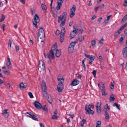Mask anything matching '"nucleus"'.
Returning a JSON list of instances; mask_svg holds the SVG:
<instances>
[{"instance_id":"obj_29","label":"nucleus","mask_w":127,"mask_h":127,"mask_svg":"<svg viewBox=\"0 0 127 127\" xmlns=\"http://www.w3.org/2000/svg\"><path fill=\"white\" fill-rule=\"evenodd\" d=\"M120 28L119 29L118 31H117V32L116 33L114 34V36H115V37L118 36V35H119L120 33V31H122L123 30L122 29H121V30H120Z\"/></svg>"},{"instance_id":"obj_50","label":"nucleus","mask_w":127,"mask_h":127,"mask_svg":"<svg viewBox=\"0 0 127 127\" xmlns=\"http://www.w3.org/2000/svg\"><path fill=\"white\" fill-rule=\"evenodd\" d=\"M6 26V25L4 24H3L1 26V28L2 29L3 31H4V28Z\"/></svg>"},{"instance_id":"obj_30","label":"nucleus","mask_w":127,"mask_h":127,"mask_svg":"<svg viewBox=\"0 0 127 127\" xmlns=\"http://www.w3.org/2000/svg\"><path fill=\"white\" fill-rule=\"evenodd\" d=\"M48 102L50 104H51L53 101L52 99L51 96L49 95L48 98Z\"/></svg>"},{"instance_id":"obj_4","label":"nucleus","mask_w":127,"mask_h":127,"mask_svg":"<svg viewBox=\"0 0 127 127\" xmlns=\"http://www.w3.org/2000/svg\"><path fill=\"white\" fill-rule=\"evenodd\" d=\"M98 86L102 92V95H105L108 94V93L106 92L104 86L103 84L101 82L99 83L98 84Z\"/></svg>"},{"instance_id":"obj_48","label":"nucleus","mask_w":127,"mask_h":127,"mask_svg":"<svg viewBox=\"0 0 127 127\" xmlns=\"http://www.w3.org/2000/svg\"><path fill=\"white\" fill-rule=\"evenodd\" d=\"M8 111V109H5L2 111V113L3 114H7V113H8V112H7Z\"/></svg>"},{"instance_id":"obj_7","label":"nucleus","mask_w":127,"mask_h":127,"mask_svg":"<svg viewBox=\"0 0 127 127\" xmlns=\"http://www.w3.org/2000/svg\"><path fill=\"white\" fill-rule=\"evenodd\" d=\"M78 40H76L71 43L68 47V50L69 53H71L72 52L74 49V47L75 44L77 42Z\"/></svg>"},{"instance_id":"obj_26","label":"nucleus","mask_w":127,"mask_h":127,"mask_svg":"<svg viewBox=\"0 0 127 127\" xmlns=\"http://www.w3.org/2000/svg\"><path fill=\"white\" fill-rule=\"evenodd\" d=\"M42 92L43 97L44 98L47 97V91H43Z\"/></svg>"},{"instance_id":"obj_14","label":"nucleus","mask_w":127,"mask_h":127,"mask_svg":"<svg viewBox=\"0 0 127 127\" xmlns=\"http://www.w3.org/2000/svg\"><path fill=\"white\" fill-rule=\"evenodd\" d=\"M33 104L35 106V108L37 109H40L42 107V105L41 104L39 103L37 101H35L33 103Z\"/></svg>"},{"instance_id":"obj_40","label":"nucleus","mask_w":127,"mask_h":127,"mask_svg":"<svg viewBox=\"0 0 127 127\" xmlns=\"http://www.w3.org/2000/svg\"><path fill=\"white\" fill-rule=\"evenodd\" d=\"M12 44V42L10 39H9L8 41V47L9 48H10Z\"/></svg>"},{"instance_id":"obj_61","label":"nucleus","mask_w":127,"mask_h":127,"mask_svg":"<svg viewBox=\"0 0 127 127\" xmlns=\"http://www.w3.org/2000/svg\"><path fill=\"white\" fill-rule=\"evenodd\" d=\"M59 34V31L58 30H57L55 32V34L56 35H58Z\"/></svg>"},{"instance_id":"obj_38","label":"nucleus","mask_w":127,"mask_h":127,"mask_svg":"<svg viewBox=\"0 0 127 127\" xmlns=\"http://www.w3.org/2000/svg\"><path fill=\"white\" fill-rule=\"evenodd\" d=\"M96 109L97 112V114H98L101 112V108H96Z\"/></svg>"},{"instance_id":"obj_42","label":"nucleus","mask_w":127,"mask_h":127,"mask_svg":"<svg viewBox=\"0 0 127 127\" xmlns=\"http://www.w3.org/2000/svg\"><path fill=\"white\" fill-rule=\"evenodd\" d=\"M58 118V116L57 115L54 114L52 117L51 119H57Z\"/></svg>"},{"instance_id":"obj_21","label":"nucleus","mask_w":127,"mask_h":127,"mask_svg":"<svg viewBox=\"0 0 127 127\" xmlns=\"http://www.w3.org/2000/svg\"><path fill=\"white\" fill-rule=\"evenodd\" d=\"M38 69L41 72L42 71H44L45 69V66H39L38 65Z\"/></svg>"},{"instance_id":"obj_33","label":"nucleus","mask_w":127,"mask_h":127,"mask_svg":"<svg viewBox=\"0 0 127 127\" xmlns=\"http://www.w3.org/2000/svg\"><path fill=\"white\" fill-rule=\"evenodd\" d=\"M65 28L64 27H63L61 30L60 35H64L65 33Z\"/></svg>"},{"instance_id":"obj_16","label":"nucleus","mask_w":127,"mask_h":127,"mask_svg":"<svg viewBox=\"0 0 127 127\" xmlns=\"http://www.w3.org/2000/svg\"><path fill=\"white\" fill-rule=\"evenodd\" d=\"M47 87L46 83L43 80L42 83V91H47Z\"/></svg>"},{"instance_id":"obj_15","label":"nucleus","mask_w":127,"mask_h":127,"mask_svg":"<svg viewBox=\"0 0 127 127\" xmlns=\"http://www.w3.org/2000/svg\"><path fill=\"white\" fill-rule=\"evenodd\" d=\"M7 61L6 63V65L8 69H10L11 68V65L10 59L9 58H7Z\"/></svg>"},{"instance_id":"obj_23","label":"nucleus","mask_w":127,"mask_h":127,"mask_svg":"<svg viewBox=\"0 0 127 127\" xmlns=\"http://www.w3.org/2000/svg\"><path fill=\"white\" fill-rule=\"evenodd\" d=\"M62 4L60 3H58L57 4L56 8L57 10H59L60 8L62 7Z\"/></svg>"},{"instance_id":"obj_1","label":"nucleus","mask_w":127,"mask_h":127,"mask_svg":"<svg viewBox=\"0 0 127 127\" xmlns=\"http://www.w3.org/2000/svg\"><path fill=\"white\" fill-rule=\"evenodd\" d=\"M66 16L67 12L66 11L64 12L62 15H60L58 16V23H59L62 22L60 25V26L62 27L64 25L66 20Z\"/></svg>"},{"instance_id":"obj_51","label":"nucleus","mask_w":127,"mask_h":127,"mask_svg":"<svg viewBox=\"0 0 127 127\" xmlns=\"http://www.w3.org/2000/svg\"><path fill=\"white\" fill-rule=\"evenodd\" d=\"M127 25H126L125 24L122 27L120 28L121 29L123 30L127 26Z\"/></svg>"},{"instance_id":"obj_59","label":"nucleus","mask_w":127,"mask_h":127,"mask_svg":"<svg viewBox=\"0 0 127 127\" xmlns=\"http://www.w3.org/2000/svg\"><path fill=\"white\" fill-rule=\"evenodd\" d=\"M15 47L16 51H18L19 49V47L17 45H15Z\"/></svg>"},{"instance_id":"obj_63","label":"nucleus","mask_w":127,"mask_h":127,"mask_svg":"<svg viewBox=\"0 0 127 127\" xmlns=\"http://www.w3.org/2000/svg\"><path fill=\"white\" fill-rule=\"evenodd\" d=\"M10 87V85L9 83H8L7 84V87L8 89H9Z\"/></svg>"},{"instance_id":"obj_2","label":"nucleus","mask_w":127,"mask_h":127,"mask_svg":"<svg viewBox=\"0 0 127 127\" xmlns=\"http://www.w3.org/2000/svg\"><path fill=\"white\" fill-rule=\"evenodd\" d=\"M40 37V39H42V40H40L41 42H44L45 39V33L44 30L42 28H40L39 29L37 33L38 41H39L38 38Z\"/></svg>"},{"instance_id":"obj_37","label":"nucleus","mask_w":127,"mask_h":127,"mask_svg":"<svg viewBox=\"0 0 127 127\" xmlns=\"http://www.w3.org/2000/svg\"><path fill=\"white\" fill-rule=\"evenodd\" d=\"M86 60V58L84 59L82 61V64H83V66L84 68V70H86V66L84 64V62Z\"/></svg>"},{"instance_id":"obj_36","label":"nucleus","mask_w":127,"mask_h":127,"mask_svg":"<svg viewBox=\"0 0 127 127\" xmlns=\"http://www.w3.org/2000/svg\"><path fill=\"white\" fill-rule=\"evenodd\" d=\"M127 19V17L125 15L124 16L122 19L121 23H124Z\"/></svg>"},{"instance_id":"obj_64","label":"nucleus","mask_w":127,"mask_h":127,"mask_svg":"<svg viewBox=\"0 0 127 127\" xmlns=\"http://www.w3.org/2000/svg\"><path fill=\"white\" fill-rule=\"evenodd\" d=\"M124 32L125 35H127V30H125L124 31Z\"/></svg>"},{"instance_id":"obj_60","label":"nucleus","mask_w":127,"mask_h":127,"mask_svg":"<svg viewBox=\"0 0 127 127\" xmlns=\"http://www.w3.org/2000/svg\"><path fill=\"white\" fill-rule=\"evenodd\" d=\"M83 31V29H80L79 30L78 33L79 32V34H81Z\"/></svg>"},{"instance_id":"obj_8","label":"nucleus","mask_w":127,"mask_h":127,"mask_svg":"<svg viewBox=\"0 0 127 127\" xmlns=\"http://www.w3.org/2000/svg\"><path fill=\"white\" fill-rule=\"evenodd\" d=\"M39 18L37 15L36 14L34 16V19L32 20V22L33 25L36 28H37V24L39 23Z\"/></svg>"},{"instance_id":"obj_43","label":"nucleus","mask_w":127,"mask_h":127,"mask_svg":"<svg viewBox=\"0 0 127 127\" xmlns=\"http://www.w3.org/2000/svg\"><path fill=\"white\" fill-rule=\"evenodd\" d=\"M113 106H116L119 110H120V107L117 103H114Z\"/></svg>"},{"instance_id":"obj_54","label":"nucleus","mask_w":127,"mask_h":127,"mask_svg":"<svg viewBox=\"0 0 127 127\" xmlns=\"http://www.w3.org/2000/svg\"><path fill=\"white\" fill-rule=\"evenodd\" d=\"M64 0H58L57 1L58 3H60L61 4L63 3Z\"/></svg>"},{"instance_id":"obj_12","label":"nucleus","mask_w":127,"mask_h":127,"mask_svg":"<svg viewBox=\"0 0 127 127\" xmlns=\"http://www.w3.org/2000/svg\"><path fill=\"white\" fill-rule=\"evenodd\" d=\"M57 91L59 92H61L64 89V86L62 82L59 83L57 86Z\"/></svg>"},{"instance_id":"obj_28","label":"nucleus","mask_w":127,"mask_h":127,"mask_svg":"<svg viewBox=\"0 0 127 127\" xmlns=\"http://www.w3.org/2000/svg\"><path fill=\"white\" fill-rule=\"evenodd\" d=\"M115 97L113 95H111L110 96L109 98V100L110 101H114Z\"/></svg>"},{"instance_id":"obj_53","label":"nucleus","mask_w":127,"mask_h":127,"mask_svg":"<svg viewBox=\"0 0 127 127\" xmlns=\"http://www.w3.org/2000/svg\"><path fill=\"white\" fill-rule=\"evenodd\" d=\"M3 116L5 117H8L9 115V113H7V114H3Z\"/></svg>"},{"instance_id":"obj_25","label":"nucleus","mask_w":127,"mask_h":127,"mask_svg":"<svg viewBox=\"0 0 127 127\" xmlns=\"http://www.w3.org/2000/svg\"><path fill=\"white\" fill-rule=\"evenodd\" d=\"M38 65L39 66L42 65L43 66H45L44 62L43 60H41L39 61Z\"/></svg>"},{"instance_id":"obj_56","label":"nucleus","mask_w":127,"mask_h":127,"mask_svg":"<svg viewBox=\"0 0 127 127\" xmlns=\"http://www.w3.org/2000/svg\"><path fill=\"white\" fill-rule=\"evenodd\" d=\"M43 109L45 111H47V107L46 105H44L43 108Z\"/></svg>"},{"instance_id":"obj_22","label":"nucleus","mask_w":127,"mask_h":127,"mask_svg":"<svg viewBox=\"0 0 127 127\" xmlns=\"http://www.w3.org/2000/svg\"><path fill=\"white\" fill-rule=\"evenodd\" d=\"M26 86L23 83L21 82L19 85V88L21 89H23L26 88Z\"/></svg>"},{"instance_id":"obj_17","label":"nucleus","mask_w":127,"mask_h":127,"mask_svg":"<svg viewBox=\"0 0 127 127\" xmlns=\"http://www.w3.org/2000/svg\"><path fill=\"white\" fill-rule=\"evenodd\" d=\"M79 83V81L77 79H75L70 84L72 86H73L78 85Z\"/></svg>"},{"instance_id":"obj_44","label":"nucleus","mask_w":127,"mask_h":127,"mask_svg":"<svg viewBox=\"0 0 127 127\" xmlns=\"http://www.w3.org/2000/svg\"><path fill=\"white\" fill-rule=\"evenodd\" d=\"M5 19V16L3 14H2L1 17L0 19V22L3 21Z\"/></svg>"},{"instance_id":"obj_55","label":"nucleus","mask_w":127,"mask_h":127,"mask_svg":"<svg viewBox=\"0 0 127 127\" xmlns=\"http://www.w3.org/2000/svg\"><path fill=\"white\" fill-rule=\"evenodd\" d=\"M104 5L103 4L100 6H99V8L100 9H102L104 8Z\"/></svg>"},{"instance_id":"obj_10","label":"nucleus","mask_w":127,"mask_h":127,"mask_svg":"<svg viewBox=\"0 0 127 127\" xmlns=\"http://www.w3.org/2000/svg\"><path fill=\"white\" fill-rule=\"evenodd\" d=\"M76 10V7L75 5H74L70 9V17L71 18H72L75 15V12Z\"/></svg>"},{"instance_id":"obj_13","label":"nucleus","mask_w":127,"mask_h":127,"mask_svg":"<svg viewBox=\"0 0 127 127\" xmlns=\"http://www.w3.org/2000/svg\"><path fill=\"white\" fill-rule=\"evenodd\" d=\"M26 113L29 114L30 116H29V117L32 118L33 120L36 121H38L36 116L34 115L31 112H26Z\"/></svg>"},{"instance_id":"obj_32","label":"nucleus","mask_w":127,"mask_h":127,"mask_svg":"<svg viewBox=\"0 0 127 127\" xmlns=\"http://www.w3.org/2000/svg\"><path fill=\"white\" fill-rule=\"evenodd\" d=\"M86 121V120L85 119H83L82 123L80 125V126L81 127H83L84 124L85 123Z\"/></svg>"},{"instance_id":"obj_34","label":"nucleus","mask_w":127,"mask_h":127,"mask_svg":"<svg viewBox=\"0 0 127 127\" xmlns=\"http://www.w3.org/2000/svg\"><path fill=\"white\" fill-rule=\"evenodd\" d=\"M64 39V35H60V41L62 42L63 41Z\"/></svg>"},{"instance_id":"obj_46","label":"nucleus","mask_w":127,"mask_h":127,"mask_svg":"<svg viewBox=\"0 0 127 127\" xmlns=\"http://www.w3.org/2000/svg\"><path fill=\"white\" fill-rule=\"evenodd\" d=\"M31 11L32 15H33L35 12V9L33 8H31Z\"/></svg>"},{"instance_id":"obj_24","label":"nucleus","mask_w":127,"mask_h":127,"mask_svg":"<svg viewBox=\"0 0 127 127\" xmlns=\"http://www.w3.org/2000/svg\"><path fill=\"white\" fill-rule=\"evenodd\" d=\"M104 39L103 38H102L101 39L99 40L98 43V44L99 46H102L103 43Z\"/></svg>"},{"instance_id":"obj_49","label":"nucleus","mask_w":127,"mask_h":127,"mask_svg":"<svg viewBox=\"0 0 127 127\" xmlns=\"http://www.w3.org/2000/svg\"><path fill=\"white\" fill-rule=\"evenodd\" d=\"M96 71L95 70H94L92 72V73L93 75L94 76V77H96Z\"/></svg>"},{"instance_id":"obj_20","label":"nucleus","mask_w":127,"mask_h":127,"mask_svg":"<svg viewBox=\"0 0 127 127\" xmlns=\"http://www.w3.org/2000/svg\"><path fill=\"white\" fill-rule=\"evenodd\" d=\"M91 45L90 46V48H94L95 46L96 41L95 40H93L91 41Z\"/></svg>"},{"instance_id":"obj_45","label":"nucleus","mask_w":127,"mask_h":127,"mask_svg":"<svg viewBox=\"0 0 127 127\" xmlns=\"http://www.w3.org/2000/svg\"><path fill=\"white\" fill-rule=\"evenodd\" d=\"M28 94L30 98H32L33 97V96L31 92H29Z\"/></svg>"},{"instance_id":"obj_31","label":"nucleus","mask_w":127,"mask_h":127,"mask_svg":"<svg viewBox=\"0 0 127 127\" xmlns=\"http://www.w3.org/2000/svg\"><path fill=\"white\" fill-rule=\"evenodd\" d=\"M101 122L100 121H97L96 122V127H100L101 125Z\"/></svg>"},{"instance_id":"obj_41","label":"nucleus","mask_w":127,"mask_h":127,"mask_svg":"<svg viewBox=\"0 0 127 127\" xmlns=\"http://www.w3.org/2000/svg\"><path fill=\"white\" fill-rule=\"evenodd\" d=\"M101 103L100 102H97V104L96 108H101Z\"/></svg>"},{"instance_id":"obj_5","label":"nucleus","mask_w":127,"mask_h":127,"mask_svg":"<svg viewBox=\"0 0 127 127\" xmlns=\"http://www.w3.org/2000/svg\"><path fill=\"white\" fill-rule=\"evenodd\" d=\"M52 47L54 48V50H53L54 53L55 52L56 56L57 57H59L61 55V52L60 50H58L57 48V45L56 43L53 45Z\"/></svg>"},{"instance_id":"obj_62","label":"nucleus","mask_w":127,"mask_h":127,"mask_svg":"<svg viewBox=\"0 0 127 127\" xmlns=\"http://www.w3.org/2000/svg\"><path fill=\"white\" fill-rule=\"evenodd\" d=\"M21 2L23 4H25L26 0H20Z\"/></svg>"},{"instance_id":"obj_47","label":"nucleus","mask_w":127,"mask_h":127,"mask_svg":"<svg viewBox=\"0 0 127 127\" xmlns=\"http://www.w3.org/2000/svg\"><path fill=\"white\" fill-rule=\"evenodd\" d=\"M3 72L5 74H9L10 72L9 71H5L4 70H3Z\"/></svg>"},{"instance_id":"obj_39","label":"nucleus","mask_w":127,"mask_h":127,"mask_svg":"<svg viewBox=\"0 0 127 127\" xmlns=\"http://www.w3.org/2000/svg\"><path fill=\"white\" fill-rule=\"evenodd\" d=\"M84 37L83 36H81L79 37V39L80 42H82L84 39Z\"/></svg>"},{"instance_id":"obj_3","label":"nucleus","mask_w":127,"mask_h":127,"mask_svg":"<svg viewBox=\"0 0 127 127\" xmlns=\"http://www.w3.org/2000/svg\"><path fill=\"white\" fill-rule=\"evenodd\" d=\"M54 48L52 47L51 50L50 51L49 54L45 53V58H48L49 59H54V53L53 50H54Z\"/></svg>"},{"instance_id":"obj_52","label":"nucleus","mask_w":127,"mask_h":127,"mask_svg":"<svg viewBox=\"0 0 127 127\" xmlns=\"http://www.w3.org/2000/svg\"><path fill=\"white\" fill-rule=\"evenodd\" d=\"M99 60L100 62L102 61L103 60V58L101 56H99L98 57Z\"/></svg>"},{"instance_id":"obj_58","label":"nucleus","mask_w":127,"mask_h":127,"mask_svg":"<svg viewBox=\"0 0 127 127\" xmlns=\"http://www.w3.org/2000/svg\"><path fill=\"white\" fill-rule=\"evenodd\" d=\"M108 22V21L106 19L104 20V23H105V26L106 25V24Z\"/></svg>"},{"instance_id":"obj_18","label":"nucleus","mask_w":127,"mask_h":127,"mask_svg":"<svg viewBox=\"0 0 127 127\" xmlns=\"http://www.w3.org/2000/svg\"><path fill=\"white\" fill-rule=\"evenodd\" d=\"M123 55L125 58H126L127 55V47L126 46L124 48L122 51Z\"/></svg>"},{"instance_id":"obj_19","label":"nucleus","mask_w":127,"mask_h":127,"mask_svg":"<svg viewBox=\"0 0 127 127\" xmlns=\"http://www.w3.org/2000/svg\"><path fill=\"white\" fill-rule=\"evenodd\" d=\"M57 79L58 81L59 82V83H60L61 82H62L63 84L64 79L60 75H59L57 77Z\"/></svg>"},{"instance_id":"obj_9","label":"nucleus","mask_w":127,"mask_h":127,"mask_svg":"<svg viewBox=\"0 0 127 127\" xmlns=\"http://www.w3.org/2000/svg\"><path fill=\"white\" fill-rule=\"evenodd\" d=\"M79 30L75 29V30H73L70 34V37L71 39L75 37L77 34V33H78Z\"/></svg>"},{"instance_id":"obj_57","label":"nucleus","mask_w":127,"mask_h":127,"mask_svg":"<svg viewBox=\"0 0 127 127\" xmlns=\"http://www.w3.org/2000/svg\"><path fill=\"white\" fill-rule=\"evenodd\" d=\"M124 38L122 37H121L120 39V43H122V41H123Z\"/></svg>"},{"instance_id":"obj_35","label":"nucleus","mask_w":127,"mask_h":127,"mask_svg":"<svg viewBox=\"0 0 127 127\" xmlns=\"http://www.w3.org/2000/svg\"><path fill=\"white\" fill-rule=\"evenodd\" d=\"M105 119L108 120L109 118V116L107 111H105Z\"/></svg>"},{"instance_id":"obj_27","label":"nucleus","mask_w":127,"mask_h":127,"mask_svg":"<svg viewBox=\"0 0 127 127\" xmlns=\"http://www.w3.org/2000/svg\"><path fill=\"white\" fill-rule=\"evenodd\" d=\"M41 7L43 11H44V10L46 11L47 9L46 6L43 4H41Z\"/></svg>"},{"instance_id":"obj_11","label":"nucleus","mask_w":127,"mask_h":127,"mask_svg":"<svg viewBox=\"0 0 127 127\" xmlns=\"http://www.w3.org/2000/svg\"><path fill=\"white\" fill-rule=\"evenodd\" d=\"M85 56L87 58H89L90 59L89 64H92L93 63V62L95 58V57L93 55H88L85 54Z\"/></svg>"},{"instance_id":"obj_6","label":"nucleus","mask_w":127,"mask_h":127,"mask_svg":"<svg viewBox=\"0 0 127 127\" xmlns=\"http://www.w3.org/2000/svg\"><path fill=\"white\" fill-rule=\"evenodd\" d=\"M85 110L86 111V113L87 114L89 115L92 114H93L94 113V112L91 110V106L90 104H86Z\"/></svg>"}]
</instances>
